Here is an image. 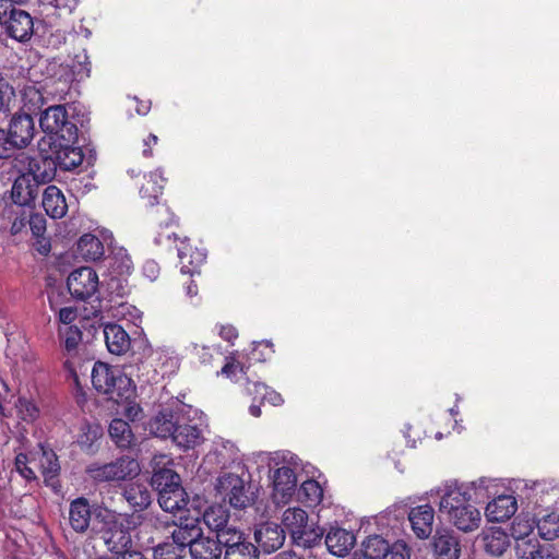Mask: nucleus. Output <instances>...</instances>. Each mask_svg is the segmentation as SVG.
Returning a JSON list of instances; mask_svg holds the SVG:
<instances>
[{
    "label": "nucleus",
    "instance_id": "22",
    "mask_svg": "<svg viewBox=\"0 0 559 559\" xmlns=\"http://www.w3.org/2000/svg\"><path fill=\"white\" fill-rule=\"evenodd\" d=\"M356 543L355 535L341 527H332L325 536L329 551L337 557L346 556Z\"/></svg>",
    "mask_w": 559,
    "mask_h": 559
},
{
    "label": "nucleus",
    "instance_id": "54",
    "mask_svg": "<svg viewBox=\"0 0 559 559\" xmlns=\"http://www.w3.org/2000/svg\"><path fill=\"white\" fill-rule=\"evenodd\" d=\"M133 396L129 399H119V401L124 402L123 406V415L130 420L135 421L141 418L142 408L139 403L132 400Z\"/></svg>",
    "mask_w": 559,
    "mask_h": 559
},
{
    "label": "nucleus",
    "instance_id": "25",
    "mask_svg": "<svg viewBox=\"0 0 559 559\" xmlns=\"http://www.w3.org/2000/svg\"><path fill=\"white\" fill-rule=\"evenodd\" d=\"M43 207L51 218H61L68 212V204L62 191L56 186H48L43 193Z\"/></svg>",
    "mask_w": 559,
    "mask_h": 559
},
{
    "label": "nucleus",
    "instance_id": "24",
    "mask_svg": "<svg viewBox=\"0 0 559 559\" xmlns=\"http://www.w3.org/2000/svg\"><path fill=\"white\" fill-rule=\"evenodd\" d=\"M104 337L108 350L114 355L127 353L131 345L129 334L118 324L108 323L104 326Z\"/></svg>",
    "mask_w": 559,
    "mask_h": 559
},
{
    "label": "nucleus",
    "instance_id": "36",
    "mask_svg": "<svg viewBox=\"0 0 559 559\" xmlns=\"http://www.w3.org/2000/svg\"><path fill=\"white\" fill-rule=\"evenodd\" d=\"M485 549L492 556H501L510 545L508 534L500 527H492L484 535Z\"/></svg>",
    "mask_w": 559,
    "mask_h": 559
},
{
    "label": "nucleus",
    "instance_id": "64",
    "mask_svg": "<svg viewBox=\"0 0 559 559\" xmlns=\"http://www.w3.org/2000/svg\"><path fill=\"white\" fill-rule=\"evenodd\" d=\"M269 402L273 406H280L284 400L280 393L269 388V392L264 393V402Z\"/></svg>",
    "mask_w": 559,
    "mask_h": 559
},
{
    "label": "nucleus",
    "instance_id": "53",
    "mask_svg": "<svg viewBox=\"0 0 559 559\" xmlns=\"http://www.w3.org/2000/svg\"><path fill=\"white\" fill-rule=\"evenodd\" d=\"M28 459L27 455L24 453H19L15 456V468L17 473L25 478L26 480H34L36 479L35 472L28 467Z\"/></svg>",
    "mask_w": 559,
    "mask_h": 559
},
{
    "label": "nucleus",
    "instance_id": "29",
    "mask_svg": "<svg viewBox=\"0 0 559 559\" xmlns=\"http://www.w3.org/2000/svg\"><path fill=\"white\" fill-rule=\"evenodd\" d=\"M59 333L63 342L64 350L68 355V359L66 360L64 366L71 374L75 376L76 365L73 359L82 341V332L78 326L69 325L63 330H60Z\"/></svg>",
    "mask_w": 559,
    "mask_h": 559
},
{
    "label": "nucleus",
    "instance_id": "8",
    "mask_svg": "<svg viewBox=\"0 0 559 559\" xmlns=\"http://www.w3.org/2000/svg\"><path fill=\"white\" fill-rule=\"evenodd\" d=\"M216 489L234 509L242 510L254 503L255 497L249 485L238 475L227 473L217 478Z\"/></svg>",
    "mask_w": 559,
    "mask_h": 559
},
{
    "label": "nucleus",
    "instance_id": "33",
    "mask_svg": "<svg viewBox=\"0 0 559 559\" xmlns=\"http://www.w3.org/2000/svg\"><path fill=\"white\" fill-rule=\"evenodd\" d=\"M155 465L153 469V475L151 478V485L158 492L164 491L168 488H174L180 486V476L170 467L163 466L159 467V461L155 457Z\"/></svg>",
    "mask_w": 559,
    "mask_h": 559
},
{
    "label": "nucleus",
    "instance_id": "47",
    "mask_svg": "<svg viewBox=\"0 0 559 559\" xmlns=\"http://www.w3.org/2000/svg\"><path fill=\"white\" fill-rule=\"evenodd\" d=\"M186 554V549L181 548L180 545L173 539L158 544L154 548L155 559H181Z\"/></svg>",
    "mask_w": 559,
    "mask_h": 559
},
{
    "label": "nucleus",
    "instance_id": "43",
    "mask_svg": "<svg viewBox=\"0 0 559 559\" xmlns=\"http://www.w3.org/2000/svg\"><path fill=\"white\" fill-rule=\"evenodd\" d=\"M537 495H540V506L545 508L559 506V484L544 481L535 485Z\"/></svg>",
    "mask_w": 559,
    "mask_h": 559
},
{
    "label": "nucleus",
    "instance_id": "13",
    "mask_svg": "<svg viewBox=\"0 0 559 559\" xmlns=\"http://www.w3.org/2000/svg\"><path fill=\"white\" fill-rule=\"evenodd\" d=\"M100 240L92 234H84L78 241V253L86 261H96L105 253V245L110 247L112 243V234L109 230H102Z\"/></svg>",
    "mask_w": 559,
    "mask_h": 559
},
{
    "label": "nucleus",
    "instance_id": "40",
    "mask_svg": "<svg viewBox=\"0 0 559 559\" xmlns=\"http://www.w3.org/2000/svg\"><path fill=\"white\" fill-rule=\"evenodd\" d=\"M323 499V488L313 479H308L301 483L298 491V500L305 506L311 508L317 507Z\"/></svg>",
    "mask_w": 559,
    "mask_h": 559
},
{
    "label": "nucleus",
    "instance_id": "14",
    "mask_svg": "<svg viewBox=\"0 0 559 559\" xmlns=\"http://www.w3.org/2000/svg\"><path fill=\"white\" fill-rule=\"evenodd\" d=\"M7 34L17 40L27 41L34 33L33 17L24 10L11 11L8 20L4 21Z\"/></svg>",
    "mask_w": 559,
    "mask_h": 559
},
{
    "label": "nucleus",
    "instance_id": "17",
    "mask_svg": "<svg viewBox=\"0 0 559 559\" xmlns=\"http://www.w3.org/2000/svg\"><path fill=\"white\" fill-rule=\"evenodd\" d=\"M8 132L12 138L13 144L20 150L26 147L32 142L35 134L33 118L27 114L14 115L10 121Z\"/></svg>",
    "mask_w": 559,
    "mask_h": 559
},
{
    "label": "nucleus",
    "instance_id": "7",
    "mask_svg": "<svg viewBox=\"0 0 559 559\" xmlns=\"http://www.w3.org/2000/svg\"><path fill=\"white\" fill-rule=\"evenodd\" d=\"M39 126L46 134L56 135L64 142L73 143L78 139L76 124L69 119L64 105L48 107L40 116Z\"/></svg>",
    "mask_w": 559,
    "mask_h": 559
},
{
    "label": "nucleus",
    "instance_id": "18",
    "mask_svg": "<svg viewBox=\"0 0 559 559\" xmlns=\"http://www.w3.org/2000/svg\"><path fill=\"white\" fill-rule=\"evenodd\" d=\"M56 162L52 163L50 160H41L43 165L47 169H52L55 171V168H52V165L59 166L62 170H73L76 167H79L84 159V154L80 147L69 145L67 142L66 144H60L59 148L56 152Z\"/></svg>",
    "mask_w": 559,
    "mask_h": 559
},
{
    "label": "nucleus",
    "instance_id": "44",
    "mask_svg": "<svg viewBox=\"0 0 559 559\" xmlns=\"http://www.w3.org/2000/svg\"><path fill=\"white\" fill-rule=\"evenodd\" d=\"M534 530V521L528 518L518 516L511 525V536L515 539V545L521 542H535L536 538H530Z\"/></svg>",
    "mask_w": 559,
    "mask_h": 559
},
{
    "label": "nucleus",
    "instance_id": "50",
    "mask_svg": "<svg viewBox=\"0 0 559 559\" xmlns=\"http://www.w3.org/2000/svg\"><path fill=\"white\" fill-rule=\"evenodd\" d=\"M219 542V546L224 545L225 550H228L231 546H237L243 543L246 539L243 534L231 525H226L221 532L217 533L215 539Z\"/></svg>",
    "mask_w": 559,
    "mask_h": 559
},
{
    "label": "nucleus",
    "instance_id": "6",
    "mask_svg": "<svg viewBox=\"0 0 559 559\" xmlns=\"http://www.w3.org/2000/svg\"><path fill=\"white\" fill-rule=\"evenodd\" d=\"M141 472L140 464L130 456H121L109 463L94 462L86 474L96 483H120L133 479Z\"/></svg>",
    "mask_w": 559,
    "mask_h": 559
},
{
    "label": "nucleus",
    "instance_id": "3",
    "mask_svg": "<svg viewBox=\"0 0 559 559\" xmlns=\"http://www.w3.org/2000/svg\"><path fill=\"white\" fill-rule=\"evenodd\" d=\"M130 369L133 368L130 367ZM132 374L133 370L126 373L117 367L97 361L92 369V383L96 391L119 402V399L134 396L135 385L131 379Z\"/></svg>",
    "mask_w": 559,
    "mask_h": 559
},
{
    "label": "nucleus",
    "instance_id": "34",
    "mask_svg": "<svg viewBox=\"0 0 559 559\" xmlns=\"http://www.w3.org/2000/svg\"><path fill=\"white\" fill-rule=\"evenodd\" d=\"M222 547L219 542L211 537L201 536L190 546L189 554L192 559H221Z\"/></svg>",
    "mask_w": 559,
    "mask_h": 559
},
{
    "label": "nucleus",
    "instance_id": "37",
    "mask_svg": "<svg viewBox=\"0 0 559 559\" xmlns=\"http://www.w3.org/2000/svg\"><path fill=\"white\" fill-rule=\"evenodd\" d=\"M108 431L111 440L121 449L130 448L134 442L133 432L129 424L123 419H112Z\"/></svg>",
    "mask_w": 559,
    "mask_h": 559
},
{
    "label": "nucleus",
    "instance_id": "41",
    "mask_svg": "<svg viewBox=\"0 0 559 559\" xmlns=\"http://www.w3.org/2000/svg\"><path fill=\"white\" fill-rule=\"evenodd\" d=\"M229 520V512L223 506H211L203 513L204 524L213 532H221Z\"/></svg>",
    "mask_w": 559,
    "mask_h": 559
},
{
    "label": "nucleus",
    "instance_id": "59",
    "mask_svg": "<svg viewBox=\"0 0 559 559\" xmlns=\"http://www.w3.org/2000/svg\"><path fill=\"white\" fill-rule=\"evenodd\" d=\"M119 313L122 316H129L130 320L136 324L138 321H141L142 312L135 308L134 306L128 305V304H121L119 306Z\"/></svg>",
    "mask_w": 559,
    "mask_h": 559
},
{
    "label": "nucleus",
    "instance_id": "61",
    "mask_svg": "<svg viewBox=\"0 0 559 559\" xmlns=\"http://www.w3.org/2000/svg\"><path fill=\"white\" fill-rule=\"evenodd\" d=\"M31 229L35 236H40L45 231V219L40 215H34L29 221Z\"/></svg>",
    "mask_w": 559,
    "mask_h": 559
},
{
    "label": "nucleus",
    "instance_id": "42",
    "mask_svg": "<svg viewBox=\"0 0 559 559\" xmlns=\"http://www.w3.org/2000/svg\"><path fill=\"white\" fill-rule=\"evenodd\" d=\"M539 536L545 540L559 537V513L550 512L542 515L536 523Z\"/></svg>",
    "mask_w": 559,
    "mask_h": 559
},
{
    "label": "nucleus",
    "instance_id": "23",
    "mask_svg": "<svg viewBox=\"0 0 559 559\" xmlns=\"http://www.w3.org/2000/svg\"><path fill=\"white\" fill-rule=\"evenodd\" d=\"M148 362L154 367V372H162V374H170L179 367V358L175 350L168 346L157 347L151 350Z\"/></svg>",
    "mask_w": 559,
    "mask_h": 559
},
{
    "label": "nucleus",
    "instance_id": "11",
    "mask_svg": "<svg viewBox=\"0 0 559 559\" xmlns=\"http://www.w3.org/2000/svg\"><path fill=\"white\" fill-rule=\"evenodd\" d=\"M286 539L285 531L274 522L261 523L254 531V540L266 554L280 549Z\"/></svg>",
    "mask_w": 559,
    "mask_h": 559
},
{
    "label": "nucleus",
    "instance_id": "55",
    "mask_svg": "<svg viewBox=\"0 0 559 559\" xmlns=\"http://www.w3.org/2000/svg\"><path fill=\"white\" fill-rule=\"evenodd\" d=\"M15 150L20 148L15 144H13L12 138L9 134V132L4 131L3 129H0V158L10 157Z\"/></svg>",
    "mask_w": 559,
    "mask_h": 559
},
{
    "label": "nucleus",
    "instance_id": "2",
    "mask_svg": "<svg viewBox=\"0 0 559 559\" xmlns=\"http://www.w3.org/2000/svg\"><path fill=\"white\" fill-rule=\"evenodd\" d=\"M439 512L445 521L463 533L479 528L481 513L471 501L468 493L455 488V484H445L439 489Z\"/></svg>",
    "mask_w": 559,
    "mask_h": 559
},
{
    "label": "nucleus",
    "instance_id": "19",
    "mask_svg": "<svg viewBox=\"0 0 559 559\" xmlns=\"http://www.w3.org/2000/svg\"><path fill=\"white\" fill-rule=\"evenodd\" d=\"M432 550L435 559H459L460 540L450 531L437 532L432 542Z\"/></svg>",
    "mask_w": 559,
    "mask_h": 559
},
{
    "label": "nucleus",
    "instance_id": "57",
    "mask_svg": "<svg viewBox=\"0 0 559 559\" xmlns=\"http://www.w3.org/2000/svg\"><path fill=\"white\" fill-rule=\"evenodd\" d=\"M246 391L249 395H252L254 400L264 402V393L269 392V386L261 382L248 381Z\"/></svg>",
    "mask_w": 559,
    "mask_h": 559
},
{
    "label": "nucleus",
    "instance_id": "51",
    "mask_svg": "<svg viewBox=\"0 0 559 559\" xmlns=\"http://www.w3.org/2000/svg\"><path fill=\"white\" fill-rule=\"evenodd\" d=\"M15 406L19 416L26 423H33L39 417L40 411L31 399L20 396Z\"/></svg>",
    "mask_w": 559,
    "mask_h": 559
},
{
    "label": "nucleus",
    "instance_id": "15",
    "mask_svg": "<svg viewBox=\"0 0 559 559\" xmlns=\"http://www.w3.org/2000/svg\"><path fill=\"white\" fill-rule=\"evenodd\" d=\"M180 272L193 276L199 273V269L206 259V252L203 249L192 247L189 240L183 239L177 247Z\"/></svg>",
    "mask_w": 559,
    "mask_h": 559
},
{
    "label": "nucleus",
    "instance_id": "31",
    "mask_svg": "<svg viewBox=\"0 0 559 559\" xmlns=\"http://www.w3.org/2000/svg\"><path fill=\"white\" fill-rule=\"evenodd\" d=\"M514 550L519 559H559L552 546H543L538 540L521 542Z\"/></svg>",
    "mask_w": 559,
    "mask_h": 559
},
{
    "label": "nucleus",
    "instance_id": "39",
    "mask_svg": "<svg viewBox=\"0 0 559 559\" xmlns=\"http://www.w3.org/2000/svg\"><path fill=\"white\" fill-rule=\"evenodd\" d=\"M165 182L166 179L163 176V171L160 169H156L150 174L147 183L141 188V197L143 199H147L150 205H154L158 202V198L162 194Z\"/></svg>",
    "mask_w": 559,
    "mask_h": 559
},
{
    "label": "nucleus",
    "instance_id": "46",
    "mask_svg": "<svg viewBox=\"0 0 559 559\" xmlns=\"http://www.w3.org/2000/svg\"><path fill=\"white\" fill-rule=\"evenodd\" d=\"M109 267L112 270L115 275H124L132 269V261L127 253L126 249L118 248L117 251L112 252L111 257L107 258Z\"/></svg>",
    "mask_w": 559,
    "mask_h": 559
},
{
    "label": "nucleus",
    "instance_id": "12",
    "mask_svg": "<svg viewBox=\"0 0 559 559\" xmlns=\"http://www.w3.org/2000/svg\"><path fill=\"white\" fill-rule=\"evenodd\" d=\"M408 522L417 538L427 539L433 530L435 509L429 503L413 507L408 511Z\"/></svg>",
    "mask_w": 559,
    "mask_h": 559
},
{
    "label": "nucleus",
    "instance_id": "20",
    "mask_svg": "<svg viewBox=\"0 0 559 559\" xmlns=\"http://www.w3.org/2000/svg\"><path fill=\"white\" fill-rule=\"evenodd\" d=\"M518 509L516 499L511 495H499L488 502L485 515L489 522H504L509 520Z\"/></svg>",
    "mask_w": 559,
    "mask_h": 559
},
{
    "label": "nucleus",
    "instance_id": "58",
    "mask_svg": "<svg viewBox=\"0 0 559 559\" xmlns=\"http://www.w3.org/2000/svg\"><path fill=\"white\" fill-rule=\"evenodd\" d=\"M59 14H69L76 7L78 0H48Z\"/></svg>",
    "mask_w": 559,
    "mask_h": 559
},
{
    "label": "nucleus",
    "instance_id": "38",
    "mask_svg": "<svg viewBox=\"0 0 559 559\" xmlns=\"http://www.w3.org/2000/svg\"><path fill=\"white\" fill-rule=\"evenodd\" d=\"M123 496L130 506L139 510L146 509L152 502L150 490L142 484L129 485L124 489Z\"/></svg>",
    "mask_w": 559,
    "mask_h": 559
},
{
    "label": "nucleus",
    "instance_id": "27",
    "mask_svg": "<svg viewBox=\"0 0 559 559\" xmlns=\"http://www.w3.org/2000/svg\"><path fill=\"white\" fill-rule=\"evenodd\" d=\"M212 455H214L216 464L223 468L240 461L238 447L233 441L222 437H216L213 440Z\"/></svg>",
    "mask_w": 559,
    "mask_h": 559
},
{
    "label": "nucleus",
    "instance_id": "56",
    "mask_svg": "<svg viewBox=\"0 0 559 559\" xmlns=\"http://www.w3.org/2000/svg\"><path fill=\"white\" fill-rule=\"evenodd\" d=\"M14 98L12 86L3 79H0V111L9 109L10 103Z\"/></svg>",
    "mask_w": 559,
    "mask_h": 559
},
{
    "label": "nucleus",
    "instance_id": "60",
    "mask_svg": "<svg viewBox=\"0 0 559 559\" xmlns=\"http://www.w3.org/2000/svg\"><path fill=\"white\" fill-rule=\"evenodd\" d=\"M143 274L150 281H155L159 274V266L155 261H146L143 265Z\"/></svg>",
    "mask_w": 559,
    "mask_h": 559
},
{
    "label": "nucleus",
    "instance_id": "30",
    "mask_svg": "<svg viewBox=\"0 0 559 559\" xmlns=\"http://www.w3.org/2000/svg\"><path fill=\"white\" fill-rule=\"evenodd\" d=\"M158 503L160 508L166 512H182L188 504V497L185 489L180 485L158 492Z\"/></svg>",
    "mask_w": 559,
    "mask_h": 559
},
{
    "label": "nucleus",
    "instance_id": "4",
    "mask_svg": "<svg viewBox=\"0 0 559 559\" xmlns=\"http://www.w3.org/2000/svg\"><path fill=\"white\" fill-rule=\"evenodd\" d=\"M27 169L17 176L12 185V201L20 206L32 207L39 193V186L53 178V170L44 168L40 170V162L25 157Z\"/></svg>",
    "mask_w": 559,
    "mask_h": 559
},
{
    "label": "nucleus",
    "instance_id": "9",
    "mask_svg": "<svg viewBox=\"0 0 559 559\" xmlns=\"http://www.w3.org/2000/svg\"><path fill=\"white\" fill-rule=\"evenodd\" d=\"M67 285L74 298L85 300L97 292L98 275L92 267H79L68 276Z\"/></svg>",
    "mask_w": 559,
    "mask_h": 559
},
{
    "label": "nucleus",
    "instance_id": "63",
    "mask_svg": "<svg viewBox=\"0 0 559 559\" xmlns=\"http://www.w3.org/2000/svg\"><path fill=\"white\" fill-rule=\"evenodd\" d=\"M219 335L227 342H233L238 337V332L236 328L233 325H222L219 330Z\"/></svg>",
    "mask_w": 559,
    "mask_h": 559
},
{
    "label": "nucleus",
    "instance_id": "45",
    "mask_svg": "<svg viewBox=\"0 0 559 559\" xmlns=\"http://www.w3.org/2000/svg\"><path fill=\"white\" fill-rule=\"evenodd\" d=\"M389 543L379 535L367 537L362 543V552L371 559H383L389 550Z\"/></svg>",
    "mask_w": 559,
    "mask_h": 559
},
{
    "label": "nucleus",
    "instance_id": "21",
    "mask_svg": "<svg viewBox=\"0 0 559 559\" xmlns=\"http://www.w3.org/2000/svg\"><path fill=\"white\" fill-rule=\"evenodd\" d=\"M454 484L457 490L468 493L466 497L475 504L484 502L491 495L497 493L496 487L498 486L496 479L487 477H480L477 480L469 483Z\"/></svg>",
    "mask_w": 559,
    "mask_h": 559
},
{
    "label": "nucleus",
    "instance_id": "49",
    "mask_svg": "<svg viewBox=\"0 0 559 559\" xmlns=\"http://www.w3.org/2000/svg\"><path fill=\"white\" fill-rule=\"evenodd\" d=\"M48 299H49L50 309L53 311L58 310L59 321L61 323L69 326L71 323H73L75 321V319L78 318V309L76 308H74V307L59 308L60 294H55V292H52L49 295Z\"/></svg>",
    "mask_w": 559,
    "mask_h": 559
},
{
    "label": "nucleus",
    "instance_id": "1",
    "mask_svg": "<svg viewBox=\"0 0 559 559\" xmlns=\"http://www.w3.org/2000/svg\"><path fill=\"white\" fill-rule=\"evenodd\" d=\"M255 462L269 469L270 499L276 506L289 503L298 487L297 472L300 469V459L289 451L258 452Z\"/></svg>",
    "mask_w": 559,
    "mask_h": 559
},
{
    "label": "nucleus",
    "instance_id": "48",
    "mask_svg": "<svg viewBox=\"0 0 559 559\" xmlns=\"http://www.w3.org/2000/svg\"><path fill=\"white\" fill-rule=\"evenodd\" d=\"M224 559H259V551L252 543L245 540L225 550Z\"/></svg>",
    "mask_w": 559,
    "mask_h": 559
},
{
    "label": "nucleus",
    "instance_id": "5",
    "mask_svg": "<svg viewBox=\"0 0 559 559\" xmlns=\"http://www.w3.org/2000/svg\"><path fill=\"white\" fill-rule=\"evenodd\" d=\"M282 528L288 533L292 543L305 549L312 548L320 544L323 531L309 524V515L300 507L287 508L281 518Z\"/></svg>",
    "mask_w": 559,
    "mask_h": 559
},
{
    "label": "nucleus",
    "instance_id": "62",
    "mask_svg": "<svg viewBox=\"0 0 559 559\" xmlns=\"http://www.w3.org/2000/svg\"><path fill=\"white\" fill-rule=\"evenodd\" d=\"M15 10L12 0H0V23H4L8 20V14L10 15L11 11Z\"/></svg>",
    "mask_w": 559,
    "mask_h": 559
},
{
    "label": "nucleus",
    "instance_id": "28",
    "mask_svg": "<svg viewBox=\"0 0 559 559\" xmlns=\"http://www.w3.org/2000/svg\"><path fill=\"white\" fill-rule=\"evenodd\" d=\"M39 464L45 484L56 493L60 492L61 485L58 479L60 465L56 453L51 450L41 449Z\"/></svg>",
    "mask_w": 559,
    "mask_h": 559
},
{
    "label": "nucleus",
    "instance_id": "32",
    "mask_svg": "<svg viewBox=\"0 0 559 559\" xmlns=\"http://www.w3.org/2000/svg\"><path fill=\"white\" fill-rule=\"evenodd\" d=\"M173 441L181 449H193L202 441V429L198 425H177Z\"/></svg>",
    "mask_w": 559,
    "mask_h": 559
},
{
    "label": "nucleus",
    "instance_id": "16",
    "mask_svg": "<svg viewBox=\"0 0 559 559\" xmlns=\"http://www.w3.org/2000/svg\"><path fill=\"white\" fill-rule=\"evenodd\" d=\"M202 536L199 518L180 516L179 522L171 533V539L175 540L186 551L190 550V546Z\"/></svg>",
    "mask_w": 559,
    "mask_h": 559
},
{
    "label": "nucleus",
    "instance_id": "35",
    "mask_svg": "<svg viewBox=\"0 0 559 559\" xmlns=\"http://www.w3.org/2000/svg\"><path fill=\"white\" fill-rule=\"evenodd\" d=\"M177 425L173 412L164 409L150 421L148 429L154 436L166 439L173 438Z\"/></svg>",
    "mask_w": 559,
    "mask_h": 559
},
{
    "label": "nucleus",
    "instance_id": "10",
    "mask_svg": "<svg viewBox=\"0 0 559 559\" xmlns=\"http://www.w3.org/2000/svg\"><path fill=\"white\" fill-rule=\"evenodd\" d=\"M102 539L107 549L117 556L131 549L132 539L129 528L119 519L106 522Z\"/></svg>",
    "mask_w": 559,
    "mask_h": 559
},
{
    "label": "nucleus",
    "instance_id": "52",
    "mask_svg": "<svg viewBox=\"0 0 559 559\" xmlns=\"http://www.w3.org/2000/svg\"><path fill=\"white\" fill-rule=\"evenodd\" d=\"M411 552L407 545L402 542H395L389 546V550L385 552L383 559H409Z\"/></svg>",
    "mask_w": 559,
    "mask_h": 559
},
{
    "label": "nucleus",
    "instance_id": "26",
    "mask_svg": "<svg viewBox=\"0 0 559 559\" xmlns=\"http://www.w3.org/2000/svg\"><path fill=\"white\" fill-rule=\"evenodd\" d=\"M91 516V506L86 498H76L70 503L69 523L75 532L84 533L90 526Z\"/></svg>",
    "mask_w": 559,
    "mask_h": 559
}]
</instances>
